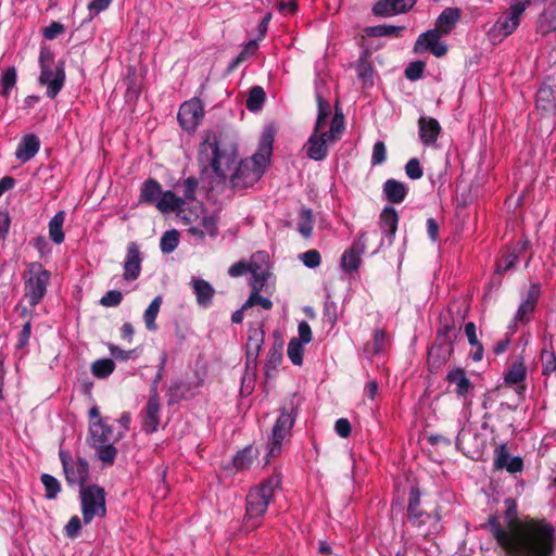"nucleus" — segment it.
Returning <instances> with one entry per match:
<instances>
[{"label":"nucleus","mask_w":556,"mask_h":556,"mask_svg":"<svg viewBox=\"0 0 556 556\" xmlns=\"http://www.w3.org/2000/svg\"><path fill=\"white\" fill-rule=\"evenodd\" d=\"M507 528L505 530L496 515H490L483 527H488L496 543L508 556H553L556 531L545 520L532 519L523 522L517 514V503L513 497L504 501Z\"/></svg>","instance_id":"nucleus-1"},{"label":"nucleus","mask_w":556,"mask_h":556,"mask_svg":"<svg viewBox=\"0 0 556 556\" xmlns=\"http://www.w3.org/2000/svg\"><path fill=\"white\" fill-rule=\"evenodd\" d=\"M274 136L265 131L262 136L257 151L249 159L241 160L235 172L230 175L233 189H247L256 184L265 173L273 152Z\"/></svg>","instance_id":"nucleus-2"},{"label":"nucleus","mask_w":556,"mask_h":556,"mask_svg":"<svg viewBox=\"0 0 556 556\" xmlns=\"http://www.w3.org/2000/svg\"><path fill=\"white\" fill-rule=\"evenodd\" d=\"M281 475L275 472L249 490L245 497V527L254 529L261 525L263 516L274 500L276 490L281 486Z\"/></svg>","instance_id":"nucleus-3"},{"label":"nucleus","mask_w":556,"mask_h":556,"mask_svg":"<svg viewBox=\"0 0 556 556\" xmlns=\"http://www.w3.org/2000/svg\"><path fill=\"white\" fill-rule=\"evenodd\" d=\"M237 159V147L233 142L224 146L222 135L212 142L205 141L200 149V163L208 162L214 174L225 180L228 173L232 169Z\"/></svg>","instance_id":"nucleus-4"},{"label":"nucleus","mask_w":556,"mask_h":556,"mask_svg":"<svg viewBox=\"0 0 556 556\" xmlns=\"http://www.w3.org/2000/svg\"><path fill=\"white\" fill-rule=\"evenodd\" d=\"M38 63L40 67L38 81L47 87V97L54 99L65 84V62L63 60L55 61L53 52L49 48L42 47Z\"/></svg>","instance_id":"nucleus-5"},{"label":"nucleus","mask_w":556,"mask_h":556,"mask_svg":"<svg viewBox=\"0 0 556 556\" xmlns=\"http://www.w3.org/2000/svg\"><path fill=\"white\" fill-rule=\"evenodd\" d=\"M50 279V271L38 262L30 263L24 271V298L31 308H35L45 298Z\"/></svg>","instance_id":"nucleus-6"},{"label":"nucleus","mask_w":556,"mask_h":556,"mask_svg":"<svg viewBox=\"0 0 556 556\" xmlns=\"http://www.w3.org/2000/svg\"><path fill=\"white\" fill-rule=\"evenodd\" d=\"M299 413V404L291 399L281 407L280 415L277 418L271 433L270 447L268 455L275 457L281 451L282 441L290 434Z\"/></svg>","instance_id":"nucleus-7"},{"label":"nucleus","mask_w":556,"mask_h":556,"mask_svg":"<svg viewBox=\"0 0 556 556\" xmlns=\"http://www.w3.org/2000/svg\"><path fill=\"white\" fill-rule=\"evenodd\" d=\"M80 503L85 525H89L96 517H105V491L102 486L98 484L83 485L80 489Z\"/></svg>","instance_id":"nucleus-8"},{"label":"nucleus","mask_w":556,"mask_h":556,"mask_svg":"<svg viewBox=\"0 0 556 556\" xmlns=\"http://www.w3.org/2000/svg\"><path fill=\"white\" fill-rule=\"evenodd\" d=\"M59 457L62 464L65 480L68 485H86L89 480V464L88 462L79 456L72 457L66 451L60 450Z\"/></svg>","instance_id":"nucleus-9"},{"label":"nucleus","mask_w":556,"mask_h":556,"mask_svg":"<svg viewBox=\"0 0 556 556\" xmlns=\"http://www.w3.org/2000/svg\"><path fill=\"white\" fill-rule=\"evenodd\" d=\"M541 296V285L539 282H533L530 285L529 290L527 291L526 298L520 303L515 316H514V326L516 327L518 324H529L533 318L539 299Z\"/></svg>","instance_id":"nucleus-10"},{"label":"nucleus","mask_w":556,"mask_h":556,"mask_svg":"<svg viewBox=\"0 0 556 556\" xmlns=\"http://www.w3.org/2000/svg\"><path fill=\"white\" fill-rule=\"evenodd\" d=\"M204 116V110L199 99H192L184 102L178 111V122L180 126L190 131L194 130Z\"/></svg>","instance_id":"nucleus-11"},{"label":"nucleus","mask_w":556,"mask_h":556,"mask_svg":"<svg viewBox=\"0 0 556 556\" xmlns=\"http://www.w3.org/2000/svg\"><path fill=\"white\" fill-rule=\"evenodd\" d=\"M529 240H518L514 244L506 248L502 257L497 261L496 271L498 274H504L510 269H513L519 262L520 257L527 252L529 249Z\"/></svg>","instance_id":"nucleus-12"},{"label":"nucleus","mask_w":556,"mask_h":556,"mask_svg":"<svg viewBox=\"0 0 556 556\" xmlns=\"http://www.w3.org/2000/svg\"><path fill=\"white\" fill-rule=\"evenodd\" d=\"M521 14V8L510 7L507 13L497 18L491 28V34L494 37H507L511 35L519 26Z\"/></svg>","instance_id":"nucleus-13"},{"label":"nucleus","mask_w":556,"mask_h":556,"mask_svg":"<svg viewBox=\"0 0 556 556\" xmlns=\"http://www.w3.org/2000/svg\"><path fill=\"white\" fill-rule=\"evenodd\" d=\"M448 386H454L453 392L458 399L467 401L469 394L473 391L475 386L467 377L466 371L462 367L451 369L446 375Z\"/></svg>","instance_id":"nucleus-14"},{"label":"nucleus","mask_w":556,"mask_h":556,"mask_svg":"<svg viewBox=\"0 0 556 556\" xmlns=\"http://www.w3.org/2000/svg\"><path fill=\"white\" fill-rule=\"evenodd\" d=\"M417 0H378L372 7L376 16L388 17L408 12Z\"/></svg>","instance_id":"nucleus-15"},{"label":"nucleus","mask_w":556,"mask_h":556,"mask_svg":"<svg viewBox=\"0 0 556 556\" xmlns=\"http://www.w3.org/2000/svg\"><path fill=\"white\" fill-rule=\"evenodd\" d=\"M407 519L414 527H421L430 519V514L420 506V491L418 486H412L409 490Z\"/></svg>","instance_id":"nucleus-16"},{"label":"nucleus","mask_w":556,"mask_h":556,"mask_svg":"<svg viewBox=\"0 0 556 556\" xmlns=\"http://www.w3.org/2000/svg\"><path fill=\"white\" fill-rule=\"evenodd\" d=\"M494 468L496 470L506 469L509 473H518L523 469V460L520 456H509L506 444H501L494 451Z\"/></svg>","instance_id":"nucleus-17"},{"label":"nucleus","mask_w":556,"mask_h":556,"mask_svg":"<svg viewBox=\"0 0 556 556\" xmlns=\"http://www.w3.org/2000/svg\"><path fill=\"white\" fill-rule=\"evenodd\" d=\"M141 263L142 256L138 244L136 242H129L124 262V279L127 281L136 280L141 271Z\"/></svg>","instance_id":"nucleus-18"},{"label":"nucleus","mask_w":556,"mask_h":556,"mask_svg":"<svg viewBox=\"0 0 556 556\" xmlns=\"http://www.w3.org/2000/svg\"><path fill=\"white\" fill-rule=\"evenodd\" d=\"M161 404L160 397L149 395L147 405L142 412V430L151 434L157 430L160 425Z\"/></svg>","instance_id":"nucleus-19"},{"label":"nucleus","mask_w":556,"mask_h":556,"mask_svg":"<svg viewBox=\"0 0 556 556\" xmlns=\"http://www.w3.org/2000/svg\"><path fill=\"white\" fill-rule=\"evenodd\" d=\"M328 132H315L309 136L305 147L306 154L309 159L314 161H321L328 154V146L327 142L330 141L328 139Z\"/></svg>","instance_id":"nucleus-20"},{"label":"nucleus","mask_w":556,"mask_h":556,"mask_svg":"<svg viewBox=\"0 0 556 556\" xmlns=\"http://www.w3.org/2000/svg\"><path fill=\"white\" fill-rule=\"evenodd\" d=\"M419 137L425 146H432L437 142L441 134L440 123L429 116H420L418 119Z\"/></svg>","instance_id":"nucleus-21"},{"label":"nucleus","mask_w":556,"mask_h":556,"mask_svg":"<svg viewBox=\"0 0 556 556\" xmlns=\"http://www.w3.org/2000/svg\"><path fill=\"white\" fill-rule=\"evenodd\" d=\"M40 140L35 134L25 135L15 151V157L22 163L31 160L39 151Z\"/></svg>","instance_id":"nucleus-22"},{"label":"nucleus","mask_w":556,"mask_h":556,"mask_svg":"<svg viewBox=\"0 0 556 556\" xmlns=\"http://www.w3.org/2000/svg\"><path fill=\"white\" fill-rule=\"evenodd\" d=\"M382 191L390 203L400 204L405 200L408 188L404 182L390 178L384 181Z\"/></svg>","instance_id":"nucleus-23"},{"label":"nucleus","mask_w":556,"mask_h":556,"mask_svg":"<svg viewBox=\"0 0 556 556\" xmlns=\"http://www.w3.org/2000/svg\"><path fill=\"white\" fill-rule=\"evenodd\" d=\"M462 12L458 8H445L435 21V27L445 36L448 35L460 20Z\"/></svg>","instance_id":"nucleus-24"},{"label":"nucleus","mask_w":556,"mask_h":556,"mask_svg":"<svg viewBox=\"0 0 556 556\" xmlns=\"http://www.w3.org/2000/svg\"><path fill=\"white\" fill-rule=\"evenodd\" d=\"M89 435L94 443H108L113 438V428L108 424L106 418H99V420L89 424Z\"/></svg>","instance_id":"nucleus-25"},{"label":"nucleus","mask_w":556,"mask_h":556,"mask_svg":"<svg viewBox=\"0 0 556 556\" xmlns=\"http://www.w3.org/2000/svg\"><path fill=\"white\" fill-rule=\"evenodd\" d=\"M185 206V199L177 197L173 191H162L155 207L163 214L180 212Z\"/></svg>","instance_id":"nucleus-26"},{"label":"nucleus","mask_w":556,"mask_h":556,"mask_svg":"<svg viewBox=\"0 0 556 556\" xmlns=\"http://www.w3.org/2000/svg\"><path fill=\"white\" fill-rule=\"evenodd\" d=\"M265 332L263 328H251L247 341V362H255L264 342Z\"/></svg>","instance_id":"nucleus-27"},{"label":"nucleus","mask_w":556,"mask_h":556,"mask_svg":"<svg viewBox=\"0 0 556 556\" xmlns=\"http://www.w3.org/2000/svg\"><path fill=\"white\" fill-rule=\"evenodd\" d=\"M399 219V214L393 206H384L379 215L380 228L391 239L396 233Z\"/></svg>","instance_id":"nucleus-28"},{"label":"nucleus","mask_w":556,"mask_h":556,"mask_svg":"<svg viewBox=\"0 0 556 556\" xmlns=\"http://www.w3.org/2000/svg\"><path fill=\"white\" fill-rule=\"evenodd\" d=\"M454 353V348H443L432 345L428 352V365L432 372H437L450 359Z\"/></svg>","instance_id":"nucleus-29"},{"label":"nucleus","mask_w":556,"mask_h":556,"mask_svg":"<svg viewBox=\"0 0 556 556\" xmlns=\"http://www.w3.org/2000/svg\"><path fill=\"white\" fill-rule=\"evenodd\" d=\"M168 405H174L182 400H189L194 396L191 383L184 381H173L167 392Z\"/></svg>","instance_id":"nucleus-30"},{"label":"nucleus","mask_w":556,"mask_h":556,"mask_svg":"<svg viewBox=\"0 0 556 556\" xmlns=\"http://www.w3.org/2000/svg\"><path fill=\"white\" fill-rule=\"evenodd\" d=\"M161 184L154 178H149L142 184L140 188L139 202L155 205L161 197Z\"/></svg>","instance_id":"nucleus-31"},{"label":"nucleus","mask_w":556,"mask_h":556,"mask_svg":"<svg viewBox=\"0 0 556 556\" xmlns=\"http://www.w3.org/2000/svg\"><path fill=\"white\" fill-rule=\"evenodd\" d=\"M258 452L252 445L238 451L232 457V466L237 471L248 470L256 459Z\"/></svg>","instance_id":"nucleus-32"},{"label":"nucleus","mask_w":556,"mask_h":556,"mask_svg":"<svg viewBox=\"0 0 556 556\" xmlns=\"http://www.w3.org/2000/svg\"><path fill=\"white\" fill-rule=\"evenodd\" d=\"M193 290L197 298V303L200 306L206 307L211 304L212 299L215 294V290L212 285L204 279H193Z\"/></svg>","instance_id":"nucleus-33"},{"label":"nucleus","mask_w":556,"mask_h":556,"mask_svg":"<svg viewBox=\"0 0 556 556\" xmlns=\"http://www.w3.org/2000/svg\"><path fill=\"white\" fill-rule=\"evenodd\" d=\"M122 433H117L116 437H114V440L113 442H108V443H94L92 442L91 445L96 448L97 451V456L98 458L105 465H113L114 464V460L116 458V455H117V450L116 447L114 446V442L121 440L122 438Z\"/></svg>","instance_id":"nucleus-34"},{"label":"nucleus","mask_w":556,"mask_h":556,"mask_svg":"<svg viewBox=\"0 0 556 556\" xmlns=\"http://www.w3.org/2000/svg\"><path fill=\"white\" fill-rule=\"evenodd\" d=\"M442 36H445L437 28L429 29L417 38L415 45H414V52L415 53H421L425 50H430L432 47L437 46L439 43V40Z\"/></svg>","instance_id":"nucleus-35"},{"label":"nucleus","mask_w":556,"mask_h":556,"mask_svg":"<svg viewBox=\"0 0 556 556\" xmlns=\"http://www.w3.org/2000/svg\"><path fill=\"white\" fill-rule=\"evenodd\" d=\"M65 222V212L59 211L49 222V237L56 243L61 244L64 241L63 224Z\"/></svg>","instance_id":"nucleus-36"},{"label":"nucleus","mask_w":556,"mask_h":556,"mask_svg":"<svg viewBox=\"0 0 556 556\" xmlns=\"http://www.w3.org/2000/svg\"><path fill=\"white\" fill-rule=\"evenodd\" d=\"M357 243H354L349 250H346L341 257V266L348 271L352 273L358 269L361 264V252L363 249H357Z\"/></svg>","instance_id":"nucleus-37"},{"label":"nucleus","mask_w":556,"mask_h":556,"mask_svg":"<svg viewBox=\"0 0 556 556\" xmlns=\"http://www.w3.org/2000/svg\"><path fill=\"white\" fill-rule=\"evenodd\" d=\"M536 103L544 110L556 108V91L547 84H542L536 92Z\"/></svg>","instance_id":"nucleus-38"},{"label":"nucleus","mask_w":556,"mask_h":556,"mask_svg":"<svg viewBox=\"0 0 556 556\" xmlns=\"http://www.w3.org/2000/svg\"><path fill=\"white\" fill-rule=\"evenodd\" d=\"M405 29L404 26L394 25H376L364 28V33L368 37H399L400 34Z\"/></svg>","instance_id":"nucleus-39"},{"label":"nucleus","mask_w":556,"mask_h":556,"mask_svg":"<svg viewBox=\"0 0 556 556\" xmlns=\"http://www.w3.org/2000/svg\"><path fill=\"white\" fill-rule=\"evenodd\" d=\"M266 100V93L261 86H253L250 91L248 99L245 100V106L250 112L260 111Z\"/></svg>","instance_id":"nucleus-40"},{"label":"nucleus","mask_w":556,"mask_h":556,"mask_svg":"<svg viewBox=\"0 0 556 556\" xmlns=\"http://www.w3.org/2000/svg\"><path fill=\"white\" fill-rule=\"evenodd\" d=\"M316 102L318 108V114L313 131L320 132V130L325 127L328 117L331 114V106L329 102H327L319 93L316 94Z\"/></svg>","instance_id":"nucleus-41"},{"label":"nucleus","mask_w":556,"mask_h":556,"mask_svg":"<svg viewBox=\"0 0 556 556\" xmlns=\"http://www.w3.org/2000/svg\"><path fill=\"white\" fill-rule=\"evenodd\" d=\"M460 331V327L456 325L454 317L451 312L446 314H441L440 316V325L437 330L440 334L450 336L452 338H457Z\"/></svg>","instance_id":"nucleus-42"},{"label":"nucleus","mask_w":556,"mask_h":556,"mask_svg":"<svg viewBox=\"0 0 556 556\" xmlns=\"http://www.w3.org/2000/svg\"><path fill=\"white\" fill-rule=\"evenodd\" d=\"M526 366L522 361H519L511 364L504 380L507 384H518L526 379Z\"/></svg>","instance_id":"nucleus-43"},{"label":"nucleus","mask_w":556,"mask_h":556,"mask_svg":"<svg viewBox=\"0 0 556 556\" xmlns=\"http://www.w3.org/2000/svg\"><path fill=\"white\" fill-rule=\"evenodd\" d=\"M369 55L370 51L368 49H365L356 63L357 76L364 83L372 78L374 70L370 62L368 61Z\"/></svg>","instance_id":"nucleus-44"},{"label":"nucleus","mask_w":556,"mask_h":556,"mask_svg":"<svg viewBox=\"0 0 556 556\" xmlns=\"http://www.w3.org/2000/svg\"><path fill=\"white\" fill-rule=\"evenodd\" d=\"M161 305H162V296L157 295L152 300V302L149 304L148 308L146 309V312L143 314L144 324L149 330L156 329L155 319L160 312Z\"/></svg>","instance_id":"nucleus-45"},{"label":"nucleus","mask_w":556,"mask_h":556,"mask_svg":"<svg viewBox=\"0 0 556 556\" xmlns=\"http://www.w3.org/2000/svg\"><path fill=\"white\" fill-rule=\"evenodd\" d=\"M115 368V363L111 358L97 359L91 365V372L94 377L103 379L109 377Z\"/></svg>","instance_id":"nucleus-46"},{"label":"nucleus","mask_w":556,"mask_h":556,"mask_svg":"<svg viewBox=\"0 0 556 556\" xmlns=\"http://www.w3.org/2000/svg\"><path fill=\"white\" fill-rule=\"evenodd\" d=\"M313 213L311 208L303 207L300 212V220L298 224L299 232L304 237L308 238L313 231Z\"/></svg>","instance_id":"nucleus-47"},{"label":"nucleus","mask_w":556,"mask_h":556,"mask_svg":"<svg viewBox=\"0 0 556 556\" xmlns=\"http://www.w3.org/2000/svg\"><path fill=\"white\" fill-rule=\"evenodd\" d=\"M282 343L274 344L267 353V359L265 364L266 375L269 376V371L275 370L282 361Z\"/></svg>","instance_id":"nucleus-48"},{"label":"nucleus","mask_w":556,"mask_h":556,"mask_svg":"<svg viewBox=\"0 0 556 556\" xmlns=\"http://www.w3.org/2000/svg\"><path fill=\"white\" fill-rule=\"evenodd\" d=\"M303 344L298 338H292L288 343V357L293 365H302L303 363Z\"/></svg>","instance_id":"nucleus-49"},{"label":"nucleus","mask_w":556,"mask_h":556,"mask_svg":"<svg viewBox=\"0 0 556 556\" xmlns=\"http://www.w3.org/2000/svg\"><path fill=\"white\" fill-rule=\"evenodd\" d=\"M16 71L14 67H9L2 75H1V78H0V85H1V89H0V94L2 97H9V94L11 93V90L14 88L15 84H16Z\"/></svg>","instance_id":"nucleus-50"},{"label":"nucleus","mask_w":556,"mask_h":556,"mask_svg":"<svg viewBox=\"0 0 556 556\" xmlns=\"http://www.w3.org/2000/svg\"><path fill=\"white\" fill-rule=\"evenodd\" d=\"M40 480L45 486L46 497L53 500L61 491V484L56 478L49 473H42Z\"/></svg>","instance_id":"nucleus-51"},{"label":"nucleus","mask_w":556,"mask_h":556,"mask_svg":"<svg viewBox=\"0 0 556 556\" xmlns=\"http://www.w3.org/2000/svg\"><path fill=\"white\" fill-rule=\"evenodd\" d=\"M372 344H367L365 351L371 355H377L384 350L387 343V333L382 329H376L372 334Z\"/></svg>","instance_id":"nucleus-52"},{"label":"nucleus","mask_w":556,"mask_h":556,"mask_svg":"<svg viewBox=\"0 0 556 556\" xmlns=\"http://www.w3.org/2000/svg\"><path fill=\"white\" fill-rule=\"evenodd\" d=\"M179 243V232L175 229L165 231L161 238L160 248L163 253L173 252Z\"/></svg>","instance_id":"nucleus-53"},{"label":"nucleus","mask_w":556,"mask_h":556,"mask_svg":"<svg viewBox=\"0 0 556 556\" xmlns=\"http://www.w3.org/2000/svg\"><path fill=\"white\" fill-rule=\"evenodd\" d=\"M344 128V116L341 112L336 110L334 116L332 117L331 124H330V130L328 132V139L330 142H334L339 140V135L342 132Z\"/></svg>","instance_id":"nucleus-54"},{"label":"nucleus","mask_w":556,"mask_h":556,"mask_svg":"<svg viewBox=\"0 0 556 556\" xmlns=\"http://www.w3.org/2000/svg\"><path fill=\"white\" fill-rule=\"evenodd\" d=\"M255 305H261L264 309H271L273 302L268 298L262 296L260 291H252L249 299L243 304V309H248Z\"/></svg>","instance_id":"nucleus-55"},{"label":"nucleus","mask_w":556,"mask_h":556,"mask_svg":"<svg viewBox=\"0 0 556 556\" xmlns=\"http://www.w3.org/2000/svg\"><path fill=\"white\" fill-rule=\"evenodd\" d=\"M425 68L426 63L424 61L410 62L405 68V77L412 81L418 80L422 77Z\"/></svg>","instance_id":"nucleus-56"},{"label":"nucleus","mask_w":556,"mask_h":556,"mask_svg":"<svg viewBox=\"0 0 556 556\" xmlns=\"http://www.w3.org/2000/svg\"><path fill=\"white\" fill-rule=\"evenodd\" d=\"M199 186V181L195 177H188L181 182L182 187V199H185V203L187 201L195 200V191Z\"/></svg>","instance_id":"nucleus-57"},{"label":"nucleus","mask_w":556,"mask_h":556,"mask_svg":"<svg viewBox=\"0 0 556 556\" xmlns=\"http://www.w3.org/2000/svg\"><path fill=\"white\" fill-rule=\"evenodd\" d=\"M541 357H546L542 366V375L549 376L551 374L556 372V354L554 351L543 350L541 352Z\"/></svg>","instance_id":"nucleus-58"},{"label":"nucleus","mask_w":556,"mask_h":556,"mask_svg":"<svg viewBox=\"0 0 556 556\" xmlns=\"http://www.w3.org/2000/svg\"><path fill=\"white\" fill-rule=\"evenodd\" d=\"M123 301V293L118 290L108 291L101 299L100 304L104 307L118 306Z\"/></svg>","instance_id":"nucleus-59"},{"label":"nucleus","mask_w":556,"mask_h":556,"mask_svg":"<svg viewBox=\"0 0 556 556\" xmlns=\"http://www.w3.org/2000/svg\"><path fill=\"white\" fill-rule=\"evenodd\" d=\"M541 18L547 31H556V3H551Z\"/></svg>","instance_id":"nucleus-60"},{"label":"nucleus","mask_w":556,"mask_h":556,"mask_svg":"<svg viewBox=\"0 0 556 556\" xmlns=\"http://www.w3.org/2000/svg\"><path fill=\"white\" fill-rule=\"evenodd\" d=\"M387 160V149L383 141H377L372 148L371 165L377 166L384 163Z\"/></svg>","instance_id":"nucleus-61"},{"label":"nucleus","mask_w":556,"mask_h":556,"mask_svg":"<svg viewBox=\"0 0 556 556\" xmlns=\"http://www.w3.org/2000/svg\"><path fill=\"white\" fill-rule=\"evenodd\" d=\"M405 173L407 177L413 180L420 179L424 175V170L420 166L419 160L416 157L410 159L405 165Z\"/></svg>","instance_id":"nucleus-62"},{"label":"nucleus","mask_w":556,"mask_h":556,"mask_svg":"<svg viewBox=\"0 0 556 556\" xmlns=\"http://www.w3.org/2000/svg\"><path fill=\"white\" fill-rule=\"evenodd\" d=\"M301 260L306 267L315 268L320 265L321 255L317 250L312 249V250L304 252L301 255Z\"/></svg>","instance_id":"nucleus-63"},{"label":"nucleus","mask_w":556,"mask_h":556,"mask_svg":"<svg viewBox=\"0 0 556 556\" xmlns=\"http://www.w3.org/2000/svg\"><path fill=\"white\" fill-rule=\"evenodd\" d=\"M64 31L65 27L63 24L59 22H52L49 26L43 28L42 34L46 39L53 40Z\"/></svg>","instance_id":"nucleus-64"}]
</instances>
